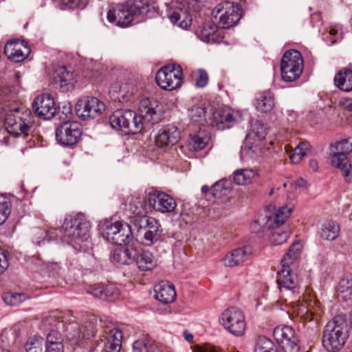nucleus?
I'll return each mask as SVG.
<instances>
[{
  "instance_id": "f257e3e1",
  "label": "nucleus",
  "mask_w": 352,
  "mask_h": 352,
  "mask_svg": "<svg viewBox=\"0 0 352 352\" xmlns=\"http://www.w3.org/2000/svg\"><path fill=\"white\" fill-rule=\"evenodd\" d=\"M139 111L137 114L131 110H117L109 117L110 125L122 135H126L140 133L161 120L159 102L154 98L142 99Z\"/></svg>"
},
{
  "instance_id": "f03ea898",
  "label": "nucleus",
  "mask_w": 352,
  "mask_h": 352,
  "mask_svg": "<svg viewBox=\"0 0 352 352\" xmlns=\"http://www.w3.org/2000/svg\"><path fill=\"white\" fill-rule=\"evenodd\" d=\"M109 322H113L107 316L99 318L94 314H87L80 325L70 323L66 327V338L71 345H90L91 350L94 351L102 342V331Z\"/></svg>"
},
{
  "instance_id": "7ed1b4c3",
  "label": "nucleus",
  "mask_w": 352,
  "mask_h": 352,
  "mask_svg": "<svg viewBox=\"0 0 352 352\" xmlns=\"http://www.w3.org/2000/svg\"><path fill=\"white\" fill-rule=\"evenodd\" d=\"M155 6L150 5L148 0H126L123 3L112 4L107 12L109 23L126 28L133 20L134 16L147 14Z\"/></svg>"
},
{
  "instance_id": "20e7f679",
  "label": "nucleus",
  "mask_w": 352,
  "mask_h": 352,
  "mask_svg": "<svg viewBox=\"0 0 352 352\" xmlns=\"http://www.w3.org/2000/svg\"><path fill=\"white\" fill-rule=\"evenodd\" d=\"M90 227L84 214L67 215L62 226L64 239L76 250H85L89 248Z\"/></svg>"
},
{
  "instance_id": "39448f33",
  "label": "nucleus",
  "mask_w": 352,
  "mask_h": 352,
  "mask_svg": "<svg viewBox=\"0 0 352 352\" xmlns=\"http://www.w3.org/2000/svg\"><path fill=\"white\" fill-rule=\"evenodd\" d=\"M322 333V345L327 352L340 351L349 338L346 316L342 314L336 316L324 326Z\"/></svg>"
},
{
  "instance_id": "423d86ee",
  "label": "nucleus",
  "mask_w": 352,
  "mask_h": 352,
  "mask_svg": "<svg viewBox=\"0 0 352 352\" xmlns=\"http://www.w3.org/2000/svg\"><path fill=\"white\" fill-rule=\"evenodd\" d=\"M1 104L0 114L4 113V126L8 133L18 137L23 135L25 138L34 124L32 111L23 107L8 109Z\"/></svg>"
},
{
  "instance_id": "0eeeda50",
  "label": "nucleus",
  "mask_w": 352,
  "mask_h": 352,
  "mask_svg": "<svg viewBox=\"0 0 352 352\" xmlns=\"http://www.w3.org/2000/svg\"><path fill=\"white\" fill-rule=\"evenodd\" d=\"M242 13L239 3L226 1L219 3L212 10V14L219 27L228 29L239 23Z\"/></svg>"
},
{
  "instance_id": "6e6552de",
  "label": "nucleus",
  "mask_w": 352,
  "mask_h": 352,
  "mask_svg": "<svg viewBox=\"0 0 352 352\" xmlns=\"http://www.w3.org/2000/svg\"><path fill=\"white\" fill-rule=\"evenodd\" d=\"M303 70V59L301 54L296 50H287L280 61L282 78L285 82H293L298 79Z\"/></svg>"
},
{
  "instance_id": "1a4fd4ad",
  "label": "nucleus",
  "mask_w": 352,
  "mask_h": 352,
  "mask_svg": "<svg viewBox=\"0 0 352 352\" xmlns=\"http://www.w3.org/2000/svg\"><path fill=\"white\" fill-rule=\"evenodd\" d=\"M352 151V140L343 139L337 142L331 146L330 154L331 155V164L333 166L340 168L346 182L351 181L350 168L351 164H348L347 154Z\"/></svg>"
},
{
  "instance_id": "9d476101",
  "label": "nucleus",
  "mask_w": 352,
  "mask_h": 352,
  "mask_svg": "<svg viewBox=\"0 0 352 352\" xmlns=\"http://www.w3.org/2000/svg\"><path fill=\"white\" fill-rule=\"evenodd\" d=\"M182 76V68L179 65L167 64L157 71L155 81L162 89L172 91L181 87Z\"/></svg>"
},
{
  "instance_id": "9b49d317",
  "label": "nucleus",
  "mask_w": 352,
  "mask_h": 352,
  "mask_svg": "<svg viewBox=\"0 0 352 352\" xmlns=\"http://www.w3.org/2000/svg\"><path fill=\"white\" fill-rule=\"evenodd\" d=\"M82 130L81 125L77 122L65 121L56 129V139L59 144L72 147L78 144L81 139Z\"/></svg>"
},
{
  "instance_id": "f8f14e48",
  "label": "nucleus",
  "mask_w": 352,
  "mask_h": 352,
  "mask_svg": "<svg viewBox=\"0 0 352 352\" xmlns=\"http://www.w3.org/2000/svg\"><path fill=\"white\" fill-rule=\"evenodd\" d=\"M221 324L231 334L241 336L244 334L246 322L243 313L239 309L231 307L221 314Z\"/></svg>"
},
{
  "instance_id": "ddd939ff",
  "label": "nucleus",
  "mask_w": 352,
  "mask_h": 352,
  "mask_svg": "<svg viewBox=\"0 0 352 352\" xmlns=\"http://www.w3.org/2000/svg\"><path fill=\"white\" fill-rule=\"evenodd\" d=\"M75 110L78 118L87 120L100 116L105 110V105L98 98L87 96L78 100Z\"/></svg>"
},
{
  "instance_id": "4468645a",
  "label": "nucleus",
  "mask_w": 352,
  "mask_h": 352,
  "mask_svg": "<svg viewBox=\"0 0 352 352\" xmlns=\"http://www.w3.org/2000/svg\"><path fill=\"white\" fill-rule=\"evenodd\" d=\"M273 337L284 352H300L298 337L292 327L277 326L274 329Z\"/></svg>"
},
{
  "instance_id": "2eb2a0df",
  "label": "nucleus",
  "mask_w": 352,
  "mask_h": 352,
  "mask_svg": "<svg viewBox=\"0 0 352 352\" xmlns=\"http://www.w3.org/2000/svg\"><path fill=\"white\" fill-rule=\"evenodd\" d=\"M147 201L150 206L162 213L173 212L177 207V203L173 197L153 188L147 192Z\"/></svg>"
},
{
  "instance_id": "dca6fc26",
  "label": "nucleus",
  "mask_w": 352,
  "mask_h": 352,
  "mask_svg": "<svg viewBox=\"0 0 352 352\" xmlns=\"http://www.w3.org/2000/svg\"><path fill=\"white\" fill-rule=\"evenodd\" d=\"M104 347L101 352H120L122 347L123 333L113 322H109L102 331Z\"/></svg>"
},
{
  "instance_id": "f3484780",
  "label": "nucleus",
  "mask_w": 352,
  "mask_h": 352,
  "mask_svg": "<svg viewBox=\"0 0 352 352\" xmlns=\"http://www.w3.org/2000/svg\"><path fill=\"white\" fill-rule=\"evenodd\" d=\"M32 109L36 115L43 120L54 117L56 107L54 98L50 94H42L36 97L32 102Z\"/></svg>"
},
{
  "instance_id": "a211bd4d",
  "label": "nucleus",
  "mask_w": 352,
  "mask_h": 352,
  "mask_svg": "<svg viewBox=\"0 0 352 352\" xmlns=\"http://www.w3.org/2000/svg\"><path fill=\"white\" fill-rule=\"evenodd\" d=\"M180 139V131L173 124H167L159 130L155 142L158 146L166 148L176 144Z\"/></svg>"
},
{
  "instance_id": "6ab92c4d",
  "label": "nucleus",
  "mask_w": 352,
  "mask_h": 352,
  "mask_svg": "<svg viewBox=\"0 0 352 352\" xmlns=\"http://www.w3.org/2000/svg\"><path fill=\"white\" fill-rule=\"evenodd\" d=\"M236 123V119L230 110L215 109L209 117L208 124L219 130L230 129Z\"/></svg>"
},
{
  "instance_id": "aec40b11",
  "label": "nucleus",
  "mask_w": 352,
  "mask_h": 352,
  "mask_svg": "<svg viewBox=\"0 0 352 352\" xmlns=\"http://www.w3.org/2000/svg\"><path fill=\"white\" fill-rule=\"evenodd\" d=\"M87 292L102 300L114 301L120 295L118 288L112 284H94L87 288Z\"/></svg>"
},
{
  "instance_id": "412c9836",
  "label": "nucleus",
  "mask_w": 352,
  "mask_h": 352,
  "mask_svg": "<svg viewBox=\"0 0 352 352\" xmlns=\"http://www.w3.org/2000/svg\"><path fill=\"white\" fill-rule=\"evenodd\" d=\"M166 6V16L171 23L184 29H186L191 25L192 17L186 10L174 4Z\"/></svg>"
},
{
  "instance_id": "4be33fe9",
  "label": "nucleus",
  "mask_w": 352,
  "mask_h": 352,
  "mask_svg": "<svg viewBox=\"0 0 352 352\" xmlns=\"http://www.w3.org/2000/svg\"><path fill=\"white\" fill-rule=\"evenodd\" d=\"M252 254V248L250 245H245L236 248L226 254L223 261L227 267H234L248 261Z\"/></svg>"
},
{
  "instance_id": "5701e85b",
  "label": "nucleus",
  "mask_w": 352,
  "mask_h": 352,
  "mask_svg": "<svg viewBox=\"0 0 352 352\" xmlns=\"http://www.w3.org/2000/svg\"><path fill=\"white\" fill-rule=\"evenodd\" d=\"M133 263H135L138 268L142 272L152 270L157 265L154 255L148 250L134 249Z\"/></svg>"
},
{
  "instance_id": "b1692460",
  "label": "nucleus",
  "mask_w": 352,
  "mask_h": 352,
  "mask_svg": "<svg viewBox=\"0 0 352 352\" xmlns=\"http://www.w3.org/2000/svg\"><path fill=\"white\" fill-rule=\"evenodd\" d=\"M195 32L201 41L206 43H219L222 40L217 27L210 22L199 25Z\"/></svg>"
},
{
  "instance_id": "393cba45",
  "label": "nucleus",
  "mask_w": 352,
  "mask_h": 352,
  "mask_svg": "<svg viewBox=\"0 0 352 352\" xmlns=\"http://www.w3.org/2000/svg\"><path fill=\"white\" fill-rule=\"evenodd\" d=\"M298 281V276L292 272V267L285 264L281 265V270L278 272L276 278L279 288L292 290L296 288Z\"/></svg>"
},
{
  "instance_id": "a878e982",
  "label": "nucleus",
  "mask_w": 352,
  "mask_h": 352,
  "mask_svg": "<svg viewBox=\"0 0 352 352\" xmlns=\"http://www.w3.org/2000/svg\"><path fill=\"white\" fill-rule=\"evenodd\" d=\"M155 298L163 304H168L176 298V292L173 285L161 281L154 287Z\"/></svg>"
},
{
  "instance_id": "bb28decb",
  "label": "nucleus",
  "mask_w": 352,
  "mask_h": 352,
  "mask_svg": "<svg viewBox=\"0 0 352 352\" xmlns=\"http://www.w3.org/2000/svg\"><path fill=\"white\" fill-rule=\"evenodd\" d=\"M150 223L144 230L143 234L144 243L146 245H151L161 240L163 230L159 221L150 217Z\"/></svg>"
},
{
  "instance_id": "cd10ccee",
  "label": "nucleus",
  "mask_w": 352,
  "mask_h": 352,
  "mask_svg": "<svg viewBox=\"0 0 352 352\" xmlns=\"http://www.w3.org/2000/svg\"><path fill=\"white\" fill-rule=\"evenodd\" d=\"M254 105L258 111L265 113L270 112L275 106L274 94L270 90L258 93Z\"/></svg>"
},
{
  "instance_id": "c85d7f7f",
  "label": "nucleus",
  "mask_w": 352,
  "mask_h": 352,
  "mask_svg": "<svg viewBox=\"0 0 352 352\" xmlns=\"http://www.w3.org/2000/svg\"><path fill=\"white\" fill-rule=\"evenodd\" d=\"M54 80L55 83L60 85L63 91L72 89L75 82L73 73L67 71L65 67H60L56 69Z\"/></svg>"
},
{
  "instance_id": "c756f323",
  "label": "nucleus",
  "mask_w": 352,
  "mask_h": 352,
  "mask_svg": "<svg viewBox=\"0 0 352 352\" xmlns=\"http://www.w3.org/2000/svg\"><path fill=\"white\" fill-rule=\"evenodd\" d=\"M210 139V133L206 129H200L190 135L189 146L193 151H201L208 145Z\"/></svg>"
},
{
  "instance_id": "7c9ffc66",
  "label": "nucleus",
  "mask_w": 352,
  "mask_h": 352,
  "mask_svg": "<svg viewBox=\"0 0 352 352\" xmlns=\"http://www.w3.org/2000/svg\"><path fill=\"white\" fill-rule=\"evenodd\" d=\"M335 85L344 92L352 91V70L343 69L337 72L334 76Z\"/></svg>"
},
{
  "instance_id": "2f4dec72",
  "label": "nucleus",
  "mask_w": 352,
  "mask_h": 352,
  "mask_svg": "<svg viewBox=\"0 0 352 352\" xmlns=\"http://www.w3.org/2000/svg\"><path fill=\"white\" fill-rule=\"evenodd\" d=\"M133 238L131 226L129 223L122 221L118 232H116V235L113 236L110 243L121 246L129 244L132 241Z\"/></svg>"
},
{
  "instance_id": "473e14b6",
  "label": "nucleus",
  "mask_w": 352,
  "mask_h": 352,
  "mask_svg": "<svg viewBox=\"0 0 352 352\" xmlns=\"http://www.w3.org/2000/svg\"><path fill=\"white\" fill-rule=\"evenodd\" d=\"M340 230V226L338 223L329 220L321 226V228L318 231V234L323 240L333 241L338 237Z\"/></svg>"
},
{
  "instance_id": "72a5a7b5",
  "label": "nucleus",
  "mask_w": 352,
  "mask_h": 352,
  "mask_svg": "<svg viewBox=\"0 0 352 352\" xmlns=\"http://www.w3.org/2000/svg\"><path fill=\"white\" fill-rule=\"evenodd\" d=\"M188 116L190 120L201 125L208 123L206 119V107L205 104L199 103L195 104L188 109Z\"/></svg>"
},
{
  "instance_id": "f704fd0d",
  "label": "nucleus",
  "mask_w": 352,
  "mask_h": 352,
  "mask_svg": "<svg viewBox=\"0 0 352 352\" xmlns=\"http://www.w3.org/2000/svg\"><path fill=\"white\" fill-rule=\"evenodd\" d=\"M134 249H129L128 248H116L112 254V260L121 265H130L133 263V253L132 251Z\"/></svg>"
},
{
  "instance_id": "c9c22d12",
  "label": "nucleus",
  "mask_w": 352,
  "mask_h": 352,
  "mask_svg": "<svg viewBox=\"0 0 352 352\" xmlns=\"http://www.w3.org/2000/svg\"><path fill=\"white\" fill-rule=\"evenodd\" d=\"M273 231L270 236V241L274 245H279L284 243L290 234L288 226L283 227L272 226Z\"/></svg>"
},
{
  "instance_id": "e433bc0d",
  "label": "nucleus",
  "mask_w": 352,
  "mask_h": 352,
  "mask_svg": "<svg viewBox=\"0 0 352 352\" xmlns=\"http://www.w3.org/2000/svg\"><path fill=\"white\" fill-rule=\"evenodd\" d=\"M122 223V221H119L113 222L111 220H105L100 226V229L103 238L107 241L111 242V239L116 235V232H118Z\"/></svg>"
},
{
  "instance_id": "4c0bfd02",
  "label": "nucleus",
  "mask_w": 352,
  "mask_h": 352,
  "mask_svg": "<svg viewBox=\"0 0 352 352\" xmlns=\"http://www.w3.org/2000/svg\"><path fill=\"white\" fill-rule=\"evenodd\" d=\"M256 175L252 169L237 170L234 173L233 181L237 185H246L250 184Z\"/></svg>"
},
{
  "instance_id": "58836bf2",
  "label": "nucleus",
  "mask_w": 352,
  "mask_h": 352,
  "mask_svg": "<svg viewBox=\"0 0 352 352\" xmlns=\"http://www.w3.org/2000/svg\"><path fill=\"white\" fill-rule=\"evenodd\" d=\"M301 254V245L298 242L293 243L287 252L281 260V265H294L295 262L300 258Z\"/></svg>"
},
{
  "instance_id": "ea45409f",
  "label": "nucleus",
  "mask_w": 352,
  "mask_h": 352,
  "mask_svg": "<svg viewBox=\"0 0 352 352\" xmlns=\"http://www.w3.org/2000/svg\"><path fill=\"white\" fill-rule=\"evenodd\" d=\"M254 352H279L278 346L268 338L258 336L255 342Z\"/></svg>"
},
{
  "instance_id": "a19ab883",
  "label": "nucleus",
  "mask_w": 352,
  "mask_h": 352,
  "mask_svg": "<svg viewBox=\"0 0 352 352\" xmlns=\"http://www.w3.org/2000/svg\"><path fill=\"white\" fill-rule=\"evenodd\" d=\"M338 295L344 300L352 297V276H344L337 285Z\"/></svg>"
},
{
  "instance_id": "79ce46f5",
  "label": "nucleus",
  "mask_w": 352,
  "mask_h": 352,
  "mask_svg": "<svg viewBox=\"0 0 352 352\" xmlns=\"http://www.w3.org/2000/svg\"><path fill=\"white\" fill-rule=\"evenodd\" d=\"M212 195L214 198H221L231 191L230 182L228 179H221L211 186Z\"/></svg>"
},
{
  "instance_id": "37998d69",
  "label": "nucleus",
  "mask_w": 352,
  "mask_h": 352,
  "mask_svg": "<svg viewBox=\"0 0 352 352\" xmlns=\"http://www.w3.org/2000/svg\"><path fill=\"white\" fill-rule=\"evenodd\" d=\"M12 210V203L8 197L0 194V226L9 217Z\"/></svg>"
},
{
  "instance_id": "c03bdc74",
  "label": "nucleus",
  "mask_w": 352,
  "mask_h": 352,
  "mask_svg": "<svg viewBox=\"0 0 352 352\" xmlns=\"http://www.w3.org/2000/svg\"><path fill=\"white\" fill-rule=\"evenodd\" d=\"M150 217L146 215V214H134L131 217L130 225L131 227L133 226L134 229L137 230L138 232L144 231V230L149 226L151 222Z\"/></svg>"
},
{
  "instance_id": "a18cd8bd",
  "label": "nucleus",
  "mask_w": 352,
  "mask_h": 352,
  "mask_svg": "<svg viewBox=\"0 0 352 352\" xmlns=\"http://www.w3.org/2000/svg\"><path fill=\"white\" fill-rule=\"evenodd\" d=\"M146 202H148L147 197L146 199L140 197L133 198L129 204V210L133 214H146L147 212Z\"/></svg>"
},
{
  "instance_id": "49530a36",
  "label": "nucleus",
  "mask_w": 352,
  "mask_h": 352,
  "mask_svg": "<svg viewBox=\"0 0 352 352\" xmlns=\"http://www.w3.org/2000/svg\"><path fill=\"white\" fill-rule=\"evenodd\" d=\"M56 114L59 116V119L62 122L67 120L71 121L73 117L72 104L69 102L61 103V104L56 108Z\"/></svg>"
},
{
  "instance_id": "de8ad7c7",
  "label": "nucleus",
  "mask_w": 352,
  "mask_h": 352,
  "mask_svg": "<svg viewBox=\"0 0 352 352\" xmlns=\"http://www.w3.org/2000/svg\"><path fill=\"white\" fill-rule=\"evenodd\" d=\"M43 338L37 336L32 337L27 340L25 349L26 352H43Z\"/></svg>"
},
{
  "instance_id": "09e8293b",
  "label": "nucleus",
  "mask_w": 352,
  "mask_h": 352,
  "mask_svg": "<svg viewBox=\"0 0 352 352\" xmlns=\"http://www.w3.org/2000/svg\"><path fill=\"white\" fill-rule=\"evenodd\" d=\"M292 212V209L288 208L287 207H282L280 208L277 212L276 213L274 220H273V226L275 227H283L284 226H287L285 224L286 219L289 217Z\"/></svg>"
},
{
  "instance_id": "8fccbe9b",
  "label": "nucleus",
  "mask_w": 352,
  "mask_h": 352,
  "mask_svg": "<svg viewBox=\"0 0 352 352\" xmlns=\"http://www.w3.org/2000/svg\"><path fill=\"white\" fill-rule=\"evenodd\" d=\"M24 296V294L22 293L5 292L2 294L1 298L6 305L16 306L23 300Z\"/></svg>"
},
{
  "instance_id": "3c124183",
  "label": "nucleus",
  "mask_w": 352,
  "mask_h": 352,
  "mask_svg": "<svg viewBox=\"0 0 352 352\" xmlns=\"http://www.w3.org/2000/svg\"><path fill=\"white\" fill-rule=\"evenodd\" d=\"M134 89L129 84H123L120 86L116 98L120 102H126L131 99L133 94Z\"/></svg>"
},
{
  "instance_id": "603ef678",
  "label": "nucleus",
  "mask_w": 352,
  "mask_h": 352,
  "mask_svg": "<svg viewBox=\"0 0 352 352\" xmlns=\"http://www.w3.org/2000/svg\"><path fill=\"white\" fill-rule=\"evenodd\" d=\"M63 341L61 333L56 329H52L47 333L46 340L44 342L45 346H53L56 344H63Z\"/></svg>"
},
{
  "instance_id": "864d4df0",
  "label": "nucleus",
  "mask_w": 352,
  "mask_h": 352,
  "mask_svg": "<svg viewBox=\"0 0 352 352\" xmlns=\"http://www.w3.org/2000/svg\"><path fill=\"white\" fill-rule=\"evenodd\" d=\"M267 127L260 120H256L252 125V131L260 140L265 139L267 135Z\"/></svg>"
},
{
  "instance_id": "5fc2aeb1",
  "label": "nucleus",
  "mask_w": 352,
  "mask_h": 352,
  "mask_svg": "<svg viewBox=\"0 0 352 352\" xmlns=\"http://www.w3.org/2000/svg\"><path fill=\"white\" fill-rule=\"evenodd\" d=\"M81 0H56L55 3L61 10H74L80 6Z\"/></svg>"
},
{
  "instance_id": "6e6d98bb",
  "label": "nucleus",
  "mask_w": 352,
  "mask_h": 352,
  "mask_svg": "<svg viewBox=\"0 0 352 352\" xmlns=\"http://www.w3.org/2000/svg\"><path fill=\"white\" fill-rule=\"evenodd\" d=\"M208 75L206 70L199 69L196 74V86L203 88L206 87L208 82Z\"/></svg>"
},
{
  "instance_id": "4d7b16f0",
  "label": "nucleus",
  "mask_w": 352,
  "mask_h": 352,
  "mask_svg": "<svg viewBox=\"0 0 352 352\" xmlns=\"http://www.w3.org/2000/svg\"><path fill=\"white\" fill-rule=\"evenodd\" d=\"M9 252L7 250L0 249V274L4 273L9 266Z\"/></svg>"
},
{
  "instance_id": "13d9d810",
  "label": "nucleus",
  "mask_w": 352,
  "mask_h": 352,
  "mask_svg": "<svg viewBox=\"0 0 352 352\" xmlns=\"http://www.w3.org/2000/svg\"><path fill=\"white\" fill-rule=\"evenodd\" d=\"M26 50H27L28 53L26 54H25L22 52V50L20 48V47L19 46V45L17 44V47H15V49L14 50V54L12 55L10 60L12 62H14V63H19V62L25 60L26 58V57L28 56V54L30 52L29 48H27Z\"/></svg>"
},
{
  "instance_id": "bf43d9fd",
  "label": "nucleus",
  "mask_w": 352,
  "mask_h": 352,
  "mask_svg": "<svg viewBox=\"0 0 352 352\" xmlns=\"http://www.w3.org/2000/svg\"><path fill=\"white\" fill-rule=\"evenodd\" d=\"M17 47V43L14 41H8L4 46V54L8 59L11 60L12 55L14 54V50Z\"/></svg>"
},
{
  "instance_id": "052dcab7",
  "label": "nucleus",
  "mask_w": 352,
  "mask_h": 352,
  "mask_svg": "<svg viewBox=\"0 0 352 352\" xmlns=\"http://www.w3.org/2000/svg\"><path fill=\"white\" fill-rule=\"evenodd\" d=\"M133 352H146L145 341L136 340L133 344Z\"/></svg>"
},
{
  "instance_id": "680f3d73",
  "label": "nucleus",
  "mask_w": 352,
  "mask_h": 352,
  "mask_svg": "<svg viewBox=\"0 0 352 352\" xmlns=\"http://www.w3.org/2000/svg\"><path fill=\"white\" fill-rule=\"evenodd\" d=\"M305 155V153H298V149H294V153L290 155V160L292 163L297 164L301 161Z\"/></svg>"
},
{
  "instance_id": "e2e57ef3",
  "label": "nucleus",
  "mask_w": 352,
  "mask_h": 352,
  "mask_svg": "<svg viewBox=\"0 0 352 352\" xmlns=\"http://www.w3.org/2000/svg\"><path fill=\"white\" fill-rule=\"evenodd\" d=\"M340 105L342 106L344 109L352 112V98H341L340 101Z\"/></svg>"
},
{
  "instance_id": "0e129e2a",
  "label": "nucleus",
  "mask_w": 352,
  "mask_h": 352,
  "mask_svg": "<svg viewBox=\"0 0 352 352\" xmlns=\"http://www.w3.org/2000/svg\"><path fill=\"white\" fill-rule=\"evenodd\" d=\"M45 352H64V345L56 344L53 346H45Z\"/></svg>"
},
{
  "instance_id": "69168bd1",
  "label": "nucleus",
  "mask_w": 352,
  "mask_h": 352,
  "mask_svg": "<svg viewBox=\"0 0 352 352\" xmlns=\"http://www.w3.org/2000/svg\"><path fill=\"white\" fill-rule=\"evenodd\" d=\"M319 309H317V311H315L314 312L311 311V309L307 310L304 317L305 321H311L314 319L315 316H318L320 315V313L318 312Z\"/></svg>"
},
{
  "instance_id": "338daca9",
  "label": "nucleus",
  "mask_w": 352,
  "mask_h": 352,
  "mask_svg": "<svg viewBox=\"0 0 352 352\" xmlns=\"http://www.w3.org/2000/svg\"><path fill=\"white\" fill-rule=\"evenodd\" d=\"M146 347V352H158L159 349L157 345L149 340H144Z\"/></svg>"
},
{
  "instance_id": "774afa93",
  "label": "nucleus",
  "mask_w": 352,
  "mask_h": 352,
  "mask_svg": "<svg viewBox=\"0 0 352 352\" xmlns=\"http://www.w3.org/2000/svg\"><path fill=\"white\" fill-rule=\"evenodd\" d=\"M309 143L307 142H300L295 149H298V153H305V155L306 151L309 148Z\"/></svg>"
}]
</instances>
